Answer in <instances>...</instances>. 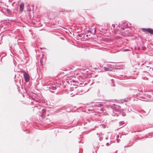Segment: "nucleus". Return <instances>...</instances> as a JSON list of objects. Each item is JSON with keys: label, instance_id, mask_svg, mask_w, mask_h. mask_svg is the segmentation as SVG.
<instances>
[{"label": "nucleus", "instance_id": "nucleus-15", "mask_svg": "<svg viewBox=\"0 0 153 153\" xmlns=\"http://www.w3.org/2000/svg\"><path fill=\"white\" fill-rule=\"evenodd\" d=\"M34 102H37H37H39V100H34Z\"/></svg>", "mask_w": 153, "mask_h": 153}, {"label": "nucleus", "instance_id": "nucleus-8", "mask_svg": "<svg viewBox=\"0 0 153 153\" xmlns=\"http://www.w3.org/2000/svg\"><path fill=\"white\" fill-rule=\"evenodd\" d=\"M114 80V79H112L110 80V83L111 86H115Z\"/></svg>", "mask_w": 153, "mask_h": 153}, {"label": "nucleus", "instance_id": "nucleus-11", "mask_svg": "<svg viewBox=\"0 0 153 153\" xmlns=\"http://www.w3.org/2000/svg\"><path fill=\"white\" fill-rule=\"evenodd\" d=\"M6 10L8 14L10 15H11L12 14V12L10 9H7Z\"/></svg>", "mask_w": 153, "mask_h": 153}, {"label": "nucleus", "instance_id": "nucleus-2", "mask_svg": "<svg viewBox=\"0 0 153 153\" xmlns=\"http://www.w3.org/2000/svg\"><path fill=\"white\" fill-rule=\"evenodd\" d=\"M104 70L105 71H110V72L108 73V74L110 76H114L115 73L114 71H113L114 70V69L113 68H110L108 66V67H104Z\"/></svg>", "mask_w": 153, "mask_h": 153}, {"label": "nucleus", "instance_id": "nucleus-20", "mask_svg": "<svg viewBox=\"0 0 153 153\" xmlns=\"http://www.w3.org/2000/svg\"><path fill=\"white\" fill-rule=\"evenodd\" d=\"M86 36L87 37H88V34H87L86 35Z\"/></svg>", "mask_w": 153, "mask_h": 153}, {"label": "nucleus", "instance_id": "nucleus-7", "mask_svg": "<svg viewBox=\"0 0 153 153\" xmlns=\"http://www.w3.org/2000/svg\"><path fill=\"white\" fill-rule=\"evenodd\" d=\"M114 63H110L108 64V66L109 68H113L114 69V71L115 69L114 68Z\"/></svg>", "mask_w": 153, "mask_h": 153}, {"label": "nucleus", "instance_id": "nucleus-12", "mask_svg": "<svg viewBox=\"0 0 153 153\" xmlns=\"http://www.w3.org/2000/svg\"><path fill=\"white\" fill-rule=\"evenodd\" d=\"M5 55H6V53H2L1 54V60H2V58H3L4 56H5Z\"/></svg>", "mask_w": 153, "mask_h": 153}, {"label": "nucleus", "instance_id": "nucleus-23", "mask_svg": "<svg viewBox=\"0 0 153 153\" xmlns=\"http://www.w3.org/2000/svg\"><path fill=\"white\" fill-rule=\"evenodd\" d=\"M105 139H107V138H105Z\"/></svg>", "mask_w": 153, "mask_h": 153}, {"label": "nucleus", "instance_id": "nucleus-17", "mask_svg": "<svg viewBox=\"0 0 153 153\" xmlns=\"http://www.w3.org/2000/svg\"><path fill=\"white\" fill-rule=\"evenodd\" d=\"M112 26L114 28L115 27V25L113 24L112 25Z\"/></svg>", "mask_w": 153, "mask_h": 153}, {"label": "nucleus", "instance_id": "nucleus-18", "mask_svg": "<svg viewBox=\"0 0 153 153\" xmlns=\"http://www.w3.org/2000/svg\"><path fill=\"white\" fill-rule=\"evenodd\" d=\"M79 143H83L82 142L81 140H80L79 141Z\"/></svg>", "mask_w": 153, "mask_h": 153}, {"label": "nucleus", "instance_id": "nucleus-6", "mask_svg": "<svg viewBox=\"0 0 153 153\" xmlns=\"http://www.w3.org/2000/svg\"><path fill=\"white\" fill-rule=\"evenodd\" d=\"M42 112L41 113V116L43 118L44 117L45 115V112H46V110L45 109H42Z\"/></svg>", "mask_w": 153, "mask_h": 153}, {"label": "nucleus", "instance_id": "nucleus-4", "mask_svg": "<svg viewBox=\"0 0 153 153\" xmlns=\"http://www.w3.org/2000/svg\"><path fill=\"white\" fill-rule=\"evenodd\" d=\"M142 30L144 32L149 33L151 34H153V30L151 28H142Z\"/></svg>", "mask_w": 153, "mask_h": 153}, {"label": "nucleus", "instance_id": "nucleus-5", "mask_svg": "<svg viewBox=\"0 0 153 153\" xmlns=\"http://www.w3.org/2000/svg\"><path fill=\"white\" fill-rule=\"evenodd\" d=\"M24 3L22 2L20 3V5H19V10L21 12H22L24 8Z\"/></svg>", "mask_w": 153, "mask_h": 153}, {"label": "nucleus", "instance_id": "nucleus-9", "mask_svg": "<svg viewBox=\"0 0 153 153\" xmlns=\"http://www.w3.org/2000/svg\"><path fill=\"white\" fill-rule=\"evenodd\" d=\"M86 32L88 33L89 32H91V33L94 32V33H96V30L95 29V28H94L91 31L88 30L86 31Z\"/></svg>", "mask_w": 153, "mask_h": 153}, {"label": "nucleus", "instance_id": "nucleus-25", "mask_svg": "<svg viewBox=\"0 0 153 153\" xmlns=\"http://www.w3.org/2000/svg\"><path fill=\"white\" fill-rule=\"evenodd\" d=\"M113 115L114 116H115V115Z\"/></svg>", "mask_w": 153, "mask_h": 153}, {"label": "nucleus", "instance_id": "nucleus-19", "mask_svg": "<svg viewBox=\"0 0 153 153\" xmlns=\"http://www.w3.org/2000/svg\"><path fill=\"white\" fill-rule=\"evenodd\" d=\"M81 34H82V36L83 35H84V33H81Z\"/></svg>", "mask_w": 153, "mask_h": 153}, {"label": "nucleus", "instance_id": "nucleus-1", "mask_svg": "<svg viewBox=\"0 0 153 153\" xmlns=\"http://www.w3.org/2000/svg\"><path fill=\"white\" fill-rule=\"evenodd\" d=\"M44 86L45 89L47 90H49L51 92L56 90L57 87H59V86H57V84H51L50 82L45 83Z\"/></svg>", "mask_w": 153, "mask_h": 153}, {"label": "nucleus", "instance_id": "nucleus-10", "mask_svg": "<svg viewBox=\"0 0 153 153\" xmlns=\"http://www.w3.org/2000/svg\"><path fill=\"white\" fill-rule=\"evenodd\" d=\"M113 106L110 105L111 108V111L113 112H114V110H115V104H113Z\"/></svg>", "mask_w": 153, "mask_h": 153}, {"label": "nucleus", "instance_id": "nucleus-26", "mask_svg": "<svg viewBox=\"0 0 153 153\" xmlns=\"http://www.w3.org/2000/svg\"><path fill=\"white\" fill-rule=\"evenodd\" d=\"M117 142H118V139L117 140Z\"/></svg>", "mask_w": 153, "mask_h": 153}, {"label": "nucleus", "instance_id": "nucleus-24", "mask_svg": "<svg viewBox=\"0 0 153 153\" xmlns=\"http://www.w3.org/2000/svg\"><path fill=\"white\" fill-rule=\"evenodd\" d=\"M117 137H119V136H117Z\"/></svg>", "mask_w": 153, "mask_h": 153}, {"label": "nucleus", "instance_id": "nucleus-3", "mask_svg": "<svg viewBox=\"0 0 153 153\" xmlns=\"http://www.w3.org/2000/svg\"><path fill=\"white\" fill-rule=\"evenodd\" d=\"M24 77L25 81L26 82H29L30 80V76L27 73L25 72L23 74Z\"/></svg>", "mask_w": 153, "mask_h": 153}, {"label": "nucleus", "instance_id": "nucleus-21", "mask_svg": "<svg viewBox=\"0 0 153 153\" xmlns=\"http://www.w3.org/2000/svg\"><path fill=\"white\" fill-rule=\"evenodd\" d=\"M98 105L100 106V105H101V104H98Z\"/></svg>", "mask_w": 153, "mask_h": 153}, {"label": "nucleus", "instance_id": "nucleus-13", "mask_svg": "<svg viewBox=\"0 0 153 153\" xmlns=\"http://www.w3.org/2000/svg\"><path fill=\"white\" fill-rule=\"evenodd\" d=\"M78 36H79L80 37H82V34H78L77 35Z\"/></svg>", "mask_w": 153, "mask_h": 153}, {"label": "nucleus", "instance_id": "nucleus-16", "mask_svg": "<svg viewBox=\"0 0 153 153\" xmlns=\"http://www.w3.org/2000/svg\"><path fill=\"white\" fill-rule=\"evenodd\" d=\"M99 140L100 141H102V137L99 138Z\"/></svg>", "mask_w": 153, "mask_h": 153}, {"label": "nucleus", "instance_id": "nucleus-22", "mask_svg": "<svg viewBox=\"0 0 153 153\" xmlns=\"http://www.w3.org/2000/svg\"><path fill=\"white\" fill-rule=\"evenodd\" d=\"M16 85H17V86H18V85H17V84H16Z\"/></svg>", "mask_w": 153, "mask_h": 153}, {"label": "nucleus", "instance_id": "nucleus-14", "mask_svg": "<svg viewBox=\"0 0 153 153\" xmlns=\"http://www.w3.org/2000/svg\"><path fill=\"white\" fill-rule=\"evenodd\" d=\"M111 144V143H106V145L107 146H109V145L110 144Z\"/></svg>", "mask_w": 153, "mask_h": 153}]
</instances>
